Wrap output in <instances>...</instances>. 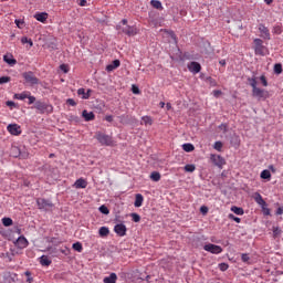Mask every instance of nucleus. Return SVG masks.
I'll return each instance as SVG.
<instances>
[{"instance_id": "obj_47", "label": "nucleus", "mask_w": 283, "mask_h": 283, "mask_svg": "<svg viewBox=\"0 0 283 283\" xmlns=\"http://www.w3.org/2000/svg\"><path fill=\"white\" fill-rule=\"evenodd\" d=\"M214 149L217 151H222V142H216L214 143Z\"/></svg>"}, {"instance_id": "obj_33", "label": "nucleus", "mask_w": 283, "mask_h": 283, "mask_svg": "<svg viewBox=\"0 0 283 283\" xmlns=\"http://www.w3.org/2000/svg\"><path fill=\"white\" fill-rule=\"evenodd\" d=\"M261 178L263 179V180H271V170H263L262 172H261Z\"/></svg>"}, {"instance_id": "obj_8", "label": "nucleus", "mask_w": 283, "mask_h": 283, "mask_svg": "<svg viewBox=\"0 0 283 283\" xmlns=\"http://www.w3.org/2000/svg\"><path fill=\"white\" fill-rule=\"evenodd\" d=\"M208 253H213L214 255H220L222 253V247L213 244V243H208L203 247Z\"/></svg>"}, {"instance_id": "obj_24", "label": "nucleus", "mask_w": 283, "mask_h": 283, "mask_svg": "<svg viewBox=\"0 0 283 283\" xmlns=\"http://www.w3.org/2000/svg\"><path fill=\"white\" fill-rule=\"evenodd\" d=\"M145 200V198H143V195L137 193L135 197V202L134 206L135 207H143V201Z\"/></svg>"}, {"instance_id": "obj_48", "label": "nucleus", "mask_w": 283, "mask_h": 283, "mask_svg": "<svg viewBox=\"0 0 283 283\" xmlns=\"http://www.w3.org/2000/svg\"><path fill=\"white\" fill-rule=\"evenodd\" d=\"M261 208L265 216H271V209L266 208V206H261Z\"/></svg>"}, {"instance_id": "obj_42", "label": "nucleus", "mask_w": 283, "mask_h": 283, "mask_svg": "<svg viewBox=\"0 0 283 283\" xmlns=\"http://www.w3.org/2000/svg\"><path fill=\"white\" fill-rule=\"evenodd\" d=\"M260 81H261L263 87H269V82L266 81V76L261 75Z\"/></svg>"}, {"instance_id": "obj_19", "label": "nucleus", "mask_w": 283, "mask_h": 283, "mask_svg": "<svg viewBox=\"0 0 283 283\" xmlns=\"http://www.w3.org/2000/svg\"><path fill=\"white\" fill-rule=\"evenodd\" d=\"M118 281V275L116 273H111L109 276H105L103 279L104 283H116Z\"/></svg>"}, {"instance_id": "obj_11", "label": "nucleus", "mask_w": 283, "mask_h": 283, "mask_svg": "<svg viewBox=\"0 0 283 283\" xmlns=\"http://www.w3.org/2000/svg\"><path fill=\"white\" fill-rule=\"evenodd\" d=\"M187 67L192 74H199L202 70V66L198 62H190L187 64Z\"/></svg>"}, {"instance_id": "obj_31", "label": "nucleus", "mask_w": 283, "mask_h": 283, "mask_svg": "<svg viewBox=\"0 0 283 283\" xmlns=\"http://www.w3.org/2000/svg\"><path fill=\"white\" fill-rule=\"evenodd\" d=\"M72 249H74V251H77V253H83V244L81 242L73 243Z\"/></svg>"}, {"instance_id": "obj_50", "label": "nucleus", "mask_w": 283, "mask_h": 283, "mask_svg": "<svg viewBox=\"0 0 283 283\" xmlns=\"http://www.w3.org/2000/svg\"><path fill=\"white\" fill-rule=\"evenodd\" d=\"M273 32L274 34H282V27L280 25L274 27Z\"/></svg>"}, {"instance_id": "obj_44", "label": "nucleus", "mask_w": 283, "mask_h": 283, "mask_svg": "<svg viewBox=\"0 0 283 283\" xmlns=\"http://www.w3.org/2000/svg\"><path fill=\"white\" fill-rule=\"evenodd\" d=\"M130 218H133L134 222H140V214L138 213H132Z\"/></svg>"}, {"instance_id": "obj_29", "label": "nucleus", "mask_w": 283, "mask_h": 283, "mask_svg": "<svg viewBox=\"0 0 283 283\" xmlns=\"http://www.w3.org/2000/svg\"><path fill=\"white\" fill-rule=\"evenodd\" d=\"M182 149H184V151H187L189 154V153L193 151L196 149V147L193 146V144L187 143V144L182 145Z\"/></svg>"}, {"instance_id": "obj_51", "label": "nucleus", "mask_w": 283, "mask_h": 283, "mask_svg": "<svg viewBox=\"0 0 283 283\" xmlns=\"http://www.w3.org/2000/svg\"><path fill=\"white\" fill-rule=\"evenodd\" d=\"M219 269H220V271H227L229 269V264L221 263V264H219Z\"/></svg>"}, {"instance_id": "obj_64", "label": "nucleus", "mask_w": 283, "mask_h": 283, "mask_svg": "<svg viewBox=\"0 0 283 283\" xmlns=\"http://www.w3.org/2000/svg\"><path fill=\"white\" fill-rule=\"evenodd\" d=\"M106 120L107 123H112V120H114V117L112 115L106 116Z\"/></svg>"}, {"instance_id": "obj_18", "label": "nucleus", "mask_w": 283, "mask_h": 283, "mask_svg": "<svg viewBox=\"0 0 283 283\" xmlns=\"http://www.w3.org/2000/svg\"><path fill=\"white\" fill-rule=\"evenodd\" d=\"M253 198L256 205H259L260 207H266V201H264V198H262V195H260V192H255Z\"/></svg>"}, {"instance_id": "obj_57", "label": "nucleus", "mask_w": 283, "mask_h": 283, "mask_svg": "<svg viewBox=\"0 0 283 283\" xmlns=\"http://www.w3.org/2000/svg\"><path fill=\"white\" fill-rule=\"evenodd\" d=\"M200 211H201V213H209V208H207L206 206H202L201 208H200Z\"/></svg>"}, {"instance_id": "obj_22", "label": "nucleus", "mask_w": 283, "mask_h": 283, "mask_svg": "<svg viewBox=\"0 0 283 283\" xmlns=\"http://www.w3.org/2000/svg\"><path fill=\"white\" fill-rule=\"evenodd\" d=\"M82 116L86 122L94 120L95 118L94 112L83 111Z\"/></svg>"}, {"instance_id": "obj_5", "label": "nucleus", "mask_w": 283, "mask_h": 283, "mask_svg": "<svg viewBox=\"0 0 283 283\" xmlns=\"http://www.w3.org/2000/svg\"><path fill=\"white\" fill-rule=\"evenodd\" d=\"M22 77L24 78L25 83H29V85H39L40 83L39 78L32 71L24 72Z\"/></svg>"}, {"instance_id": "obj_13", "label": "nucleus", "mask_w": 283, "mask_h": 283, "mask_svg": "<svg viewBox=\"0 0 283 283\" xmlns=\"http://www.w3.org/2000/svg\"><path fill=\"white\" fill-rule=\"evenodd\" d=\"M122 32L127 36H136V34H138V29L136 27L126 25L122 29Z\"/></svg>"}, {"instance_id": "obj_17", "label": "nucleus", "mask_w": 283, "mask_h": 283, "mask_svg": "<svg viewBox=\"0 0 283 283\" xmlns=\"http://www.w3.org/2000/svg\"><path fill=\"white\" fill-rule=\"evenodd\" d=\"M75 189H86L87 188V180L80 178L74 182Z\"/></svg>"}, {"instance_id": "obj_27", "label": "nucleus", "mask_w": 283, "mask_h": 283, "mask_svg": "<svg viewBox=\"0 0 283 283\" xmlns=\"http://www.w3.org/2000/svg\"><path fill=\"white\" fill-rule=\"evenodd\" d=\"M161 176H160V172L158 171H153L150 174V180H153V182H159Z\"/></svg>"}, {"instance_id": "obj_54", "label": "nucleus", "mask_w": 283, "mask_h": 283, "mask_svg": "<svg viewBox=\"0 0 283 283\" xmlns=\"http://www.w3.org/2000/svg\"><path fill=\"white\" fill-rule=\"evenodd\" d=\"M6 105H7V107H17V104L12 101H7Z\"/></svg>"}, {"instance_id": "obj_3", "label": "nucleus", "mask_w": 283, "mask_h": 283, "mask_svg": "<svg viewBox=\"0 0 283 283\" xmlns=\"http://www.w3.org/2000/svg\"><path fill=\"white\" fill-rule=\"evenodd\" d=\"M19 275L14 272H2L0 274V283H17Z\"/></svg>"}, {"instance_id": "obj_34", "label": "nucleus", "mask_w": 283, "mask_h": 283, "mask_svg": "<svg viewBox=\"0 0 283 283\" xmlns=\"http://www.w3.org/2000/svg\"><path fill=\"white\" fill-rule=\"evenodd\" d=\"M142 120H143L144 125H154V119H151L150 116H143Z\"/></svg>"}, {"instance_id": "obj_37", "label": "nucleus", "mask_w": 283, "mask_h": 283, "mask_svg": "<svg viewBox=\"0 0 283 283\" xmlns=\"http://www.w3.org/2000/svg\"><path fill=\"white\" fill-rule=\"evenodd\" d=\"M77 94H78V96H83V98H85V99L90 98V94L85 93V88H80L77 91Z\"/></svg>"}, {"instance_id": "obj_2", "label": "nucleus", "mask_w": 283, "mask_h": 283, "mask_svg": "<svg viewBox=\"0 0 283 283\" xmlns=\"http://www.w3.org/2000/svg\"><path fill=\"white\" fill-rule=\"evenodd\" d=\"M34 108L38 109L39 114H52L54 108L50 104H45L41 101H36L34 104Z\"/></svg>"}, {"instance_id": "obj_45", "label": "nucleus", "mask_w": 283, "mask_h": 283, "mask_svg": "<svg viewBox=\"0 0 283 283\" xmlns=\"http://www.w3.org/2000/svg\"><path fill=\"white\" fill-rule=\"evenodd\" d=\"M6 83H10V76L0 77V85H3Z\"/></svg>"}, {"instance_id": "obj_40", "label": "nucleus", "mask_w": 283, "mask_h": 283, "mask_svg": "<svg viewBox=\"0 0 283 283\" xmlns=\"http://www.w3.org/2000/svg\"><path fill=\"white\" fill-rule=\"evenodd\" d=\"M2 224L4 227H12V220L10 218H3L2 219Z\"/></svg>"}, {"instance_id": "obj_43", "label": "nucleus", "mask_w": 283, "mask_h": 283, "mask_svg": "<svg viewBox=\"0 0 283 283\" xmlns=\"http://www.w3.org/2000/svg\"><path fill=\"white\" fill-rule=\"evenodd\" d=\"M29 99V105H32L36 102V97L32 96V94L29 92V96H27Z\"/></svg>"}, {"instance_id": "obj_30", "label": "nucleus", "mask_w": 283, "mask_h": 283, "mask_svg": "<svg viewBox=\"0 0 283 283\" xmlns=\"http://www.w3.org/2000/svg\"><path fill=\"white\" fill-rule=\"evenodd\" d=\"M150 6L155 8L156 10H163V2L158 0H151Z\"/></svg>"}, {"instance_id": "obj_39", "label": "nucleus", "mask_w": 283, "mask_h": 283, "mask_svg": "<svg viewBox=\"0 0 283 283\" xmlns=\"http://www.w3.org/2000/svg\"><path fill=\"white\" fill-rule=\"evenodd\" d=\"M24 275L27 276V282L28 283H33L34 282V279L32 277V272L27 271V272H24Z\"/></svg>"}, {"instance_id": "obj_55", "label": "nucleus", "mask_w": 283, "mask_h": 283, "mask_svg": "<svg viewBox=\"0 0 283 283\" xmlns=\"http://www.w3.org/2000/svg\"><path fill=\"white\" fill-rule=\"evenodd\" d=\"M241 260H242V262H249V260H250L249 254H242Z\"/></svg>"}, {"instance_id": "obj_26", "label": "nucleus", "mask_w": 283, "mask_h": 283, "mask_svg": "<svg viewBox=\"0 0 283 283\" xmlns=\"http://www.w3.org/2000/svg\"><path fill=\"white\" fill-rule=\"evenodd\" d=\"M231 211L235 213V216H244V209L233 206L231 207Z\"/></svg>"}, {"instance_id": "obj_14", "label": "nucleus", "mask_w": 283, "mask_h": 283, "mask_svg": "<svg viewBox=\"0 0 283 283\" xmlns=\"http://www.w3.org/2000/svg\"><path fill=\"white\" fill-rule=\"evenodd\" d=\"M259 32L261 33L262 39L271 41V32L269 31V28H266V25L259 24Z\"/></svg>"}, {"instance_id": "obj_62", "label": "nucleus", "mask_w": 283, "mask_h": 283, "mask_svg": "<svg viewBox=\"0 0 283 283\" xmlns=\"http://www.w3.org/2000/svg\"><path fill=\"white\" fill-rule=\"evenodd\" d=\"M80 6L83 8L87 6V0H80Z\"/></svg>"}, {"instance_id": "obj_12", "label": "nucleus", "mask_w": 283, "mask_h": 283, "mask_svg": "<svg viewBox=\"0 0 283 283\" xmlns=\"http://www.w3.org/2000/svg\"><path fill=\"white\" fill-rule=\"evenodd\" d=\"M114 231L119 238H124V235H127V227L123 223H118L115 226Z\"/></svg>"}, {"instance_id": "obj_36", "label": "nucleus", "mask_w": 283, "mask_h": 283, "mask_svg": "<svg viewBox=\"0 0 283 283\" xmlns=\"http://www.w3.org/2000/svg\"><path fill=\"white\" fill-rule=\"evenodd\" d=\"M229 220H233L234 222H237L238 224H240L242 222V219H240L239 217H235L233 213H230L228 216Z\"/></svg>"}, {"instance_id": "obj_23", "label": "nucleus", "mask_w": 283, "mask_h": 283, "mask_svg": "<svg viewBox=\"0 0 283 283\" xmlns=\"http://www.w3.org/2000/svg\"><path fill=\"white\" fill-rule=\"evenodd\" d=\"M40 264L42 266H50V264H52V260H50V258L48 255H42L40 258Z\"/></svg>"}, {"instance_id": "obj_4", "label": "nucleus", "mask_w": 283, "mask_h": 283, "mask_svg": "<svg viewBox=\"0 0 283 283\" xmlns=\"http://www.w3.org/2000/svg\"><path fill=\"white\" fill-rule=\"evenodd\" d=\"M210 160L214 167H218V169H223L227 165V160L220 155L211 154Z\"/></svg>"}, {"instance_id": "obj_7", "label": "nucleus", "mask_w": 283, "mask_h": 283, "mask_svg": "<svg viewBox=\"0 0 283 283\" xmlns=\"http://www.w3.org/2000/svg\"><path fill=\"white\" fill-rule=\"evenodd\" d=\"M38 209H43L44 211H50L52 207H54V203L52 201L46 200L44 198L36 199Z\"/></svg>"}, {"instance_id": "obj_52", "label": "nucleus", "mask_w": 283, "mask_h": 283, "mask_svg": "<svg viewBox=\"0 0 283 283\" xmlns=\"http://www.w3.org/2000/svg\"><path fill=\"white\" fill-rule=\"evenodd\" d=\"M66 104L71 105V107H76V102L72 98L66 99Z\"/></svg>"}, {"instance_id": "obj_60", "label": "nucleus", "mask_w": 283, "mask_h": 283, "mask_svg": "<svg viewBox=\"0 0 283 283\" xmlns=\"http://www.w3.org/2000/svg\"><path fill=\"white\" fill-rule=\"evenodd\" d=\"M282 214H283V208L280 207V208H277V210H276V216H282Z\"/></svg>"}, {"instance_id": "obj_28", "label": "nucleus", "mask_w": 283, "mask_h": 283, "mask_svg": "<svg viewBox=\"0 0 283 283\" xmlns=\"http://www.w3.org/2000/svg\"><path fill=\"white\" fill-rule=\"evenodd\" d=\"M98 233H99L101 238H105V237L109 235V228L102 227V228H99Z\"/></svg>"}, {"instance_id": "obj_56", "label": "nucleus", "mask_w": 283, "mask_h": 283, "mask_svg": "<svg viewBox=\"0 0 283 283\" xmlns=\"http://www.w3.org/2000/svg\"><path fill=\"white\" fill-rule=\"evenodd\" d=\"M219 129H221V132H223V134H227V124H221L219 126Z\"/></svg>"}, {"instance_id": "obj_63", "label": "nucleus", "mask_w": 283, "mask_h": 283, "mask_svg": "<svg viewBox=\"0 0 283 283\" xmlns=\"http://www.w3.org/2000/svg\"><path fill=\"white\" fill-rule=\"evenodd\" d=\"M270 171H272V174H275L276 169L274 165H270L269 166Z\"/></svg>"}, {"instance_id": "obj_1", "label": "nucleus", "mask_w": 283, "mask_h": 283, "mask_svg": "<svg viewBox=\"0 0 283 283\" xmlns=\"http://www.w3.org/2000/svg\"><path fill=\"white\" fill-rule=\"evenodd\" d=\"M94 138L105 147H114V145H116L112 136L106 135L105 133L97 132L95 133Z\"/></svg>"}, {"instance_id": "obj_38", "label": "nucleus", "mask_w": 283, "mask_h": 283, "mask_svg": "<svg viewBox=\"0 0 283 283\" xmlns=\"http://www.w3.org/2000/svg\"><path fill=\"white\" fill-rule=\"evenodd\" d=\"M249 83H250V86L252 87V90H256L258 81L255 80V77L249 78Z\"/></svg>"}, {"instance_id": "obj_25", "label": "nucleus", "mask_w": 283, "mask_h": 283, "mask_svg": "<svg viewBox=\"0 0 283 283\" xmlns=\"http://www.w3.org/2000/svg\"><path fill=\"white\" fill-rule=\"evenodd\" d=\"M4 63H8V65H17V61L12 59V55H3Z\"/></svg>"}, {"instance_id": "obj_20", "label": "nucleus", "mask_w": 283, "mask_h": 283, "mask_svg": "<svg viewBox=\"0 0 283 283\" xmlns=\"http://www.w3.org/2000/svg\"><path fill=\"white\" fill-rule=\"evenodd\" d=\"M117 67H120V60H115L112 62V64H108L106 66V71L114 72V70H117Z\"/></svg>"}, {"instance_id": "obj_61", "label": "nucleus", "mask_w": 283, "mask_h": 283, "mask_svg": "<svg viewBox=\"0 0 283 283\" xmlns=\"http://www.w3.org/2000/svg\"><path fill=\"white\" fill-rule=\"evenodd\" d=\"M274 235H280V228H273Z\"/></svg>"}, {"instance_id": "obj_16", "label": "nucleus", "mask_w": 283, "mask_h": 283, "mask_svg": "<svg viewBox=\"0 0 283 283\" xmlns=\"http://www.w3.org/2000/svg\"><path fill=\"white\" fill-rule=\"evenodd\" d=\"M34 19L40 23H45L48 21V12H38L34 14Z\"/></svg>"}, {"instance_id": "obj_32", "label": "nucleus", "mask_w": 283, "mask_h": 283, "mask_svg": "<svg viewBox=\"0 0 283 283\" xmlns=\"http://www.w3.org/2000/svg\"><path fill=\"white\" fill-rule=\"evenodd\" d=\"M185 171H187L188 174H193V171H196V165L193 164H188L184 167Z\"/></svg>"}, {"instance_id": "obj_41", "label": "nucleus", "mask_w": 283, "mask_h": 283, "mask_svg": "<svg viewBox=\"0 0 283 283\" xmlns=\"http://www.w3.org/2000/svg\"><path fill=\"white\" fill-rule=\"evenodd\" d=\"M275 74H282V64L277 63L274 65Z\"/></svg>"}, {"instance_id": "obj_35", "label": "nucleus", "mask_w": 283, "mask_h": 283, "mask_svg": "<svg viewBox=\"0 0 283 283\" xmlns=\"http://www.w3.org/2000/svg\"><path fill=\"white\" fill-rule=\"evenodd\" d=\"M99 212L103 213L104 216H109V208H107V206L103 205L99 207Z\"/></svg>"}, {"instance_id": "obj_21", "label": "nucleus", "mask_w": 283, "mask_h": 283, "mask_svg": "<svg viewBox=\"0 0 283 283\" xmlns=\"http://www.w3.org/2000/svg\"><path fill=\"white\" fill-rule=\"evenodd\" d=\"M29 94H30V92H28V91H24L22 93H15L13 95V98H15L17 101H25V98H28Z\"/></svg>"}, {"instance_id": "obj_15", "label": "nucleus", "mask_w": 283, "mask_h": 283, "mask_svg": "<svg viewBox=\"0 0 283 283\" xmlns=\"http://www.w3.org/2000/svg\"><path fill=\"white\" fill-rule=\"evenodd\" d=\"M28 239H25V237H20L17 242H15V247H18V249H25L28 248Z\"/></svg>"}, {"instance_id": "obj_46", "label": "nucleus", "mask_w": 283, "mask_h": 283, "mask_svg": "<svg viewBox=\"0 0 283 283\" xmlns=\"http://www.w3.org/2000/svg\"><path fill=\"white\" fill-rule=\"evenodd\" d=\"M60 70L64 72V74H67V72H70V67L67 66V64H61Z\"/></svg>"}, {"instance_id": "obj_53", "label": "nucleus", "mask_w": 283, "mask_h": 283, "mask_svg": "<svg viewBox=\"0 0 283 283\" xmlns=\"http://www.w3.org/2000/svg\"><path fill=\"white\" fill-rule=\"evenodd\" d=\"M132 92H133V94H140V88H138V86H136V85H133Z\"/></svg>"}, {"instance_id": "obj_10", "label": "nucleus", "mask_w": 283, "mask_h": 283, "mask_svg": "<svg viewBox=\"0 0 283 283\" xmlns=\"http://www.w3.org/2000/svg\"><path fill=\"white\" fill-rule=\"evenodd\" d=\"M7 129L12 136H21V126L19 124H10Z\"/></svg>"}, {"instance_id": "obj_6", "label": "nucleus", "mask_w": 283, "mask_h": 283, "mask_svg": "<svg viewBox=\"0 0 283 283\" xmlns=\"http://www.w3.org/2000/svg\"><path fill=\"white\" fill-rule=\"evenodd\" d=\"M264 50H266L264 41L262 39H254V54L264 56Z\"/></svg>"}, {"instance_id": "obj_58", "label": "nucleus", "mask_w": 283, "mask_h": 283, "mask_svg": "<svg viewBox=\"0 0 283 283\" xmlns=\"http://www.w3.org/2000/svg\"><path fill=\"white\" fill-rule=\"evenodd\" d=\"M29 41H30V39H28V36H23V38L21 39V43H22L23 45H25V43H29Z\"/></svg>"}, {"instance_id": "obj_59", "label": "nucleus", "mask_w": 283, "mask_h": 283, "mask_svg": "<svg viewBox=\"0 0 283 283\" xmlns=\"http://www.w3.org/2000/svg\"><path fill=\"white\" fill-rule=\"evenodd\" d=\"M14 23L18 28H21V25H23V20H15Z\"/></svg>"}, {"instance_id": "obj_49", "label": "nucleus", "mask_w": 283, "mask_h": 283, "mask_svg": "<svg viewBox=\"0 0 283 283\" xmlns=\"http://www.w3.org/2000/svg\"><path fill=\"white\" fill-rule=\"evenodd\" d=\"M60 252L63 253V255H70V248L65 247V248H61Z\"/></svg>"}, {"instance_id": "obj_9", "label": "nucleus", "mask_w": 283, "mask_h": 283, "mask_svg": "<svg viewBox=\"0 0 283 283\" xmlns=\"http://www.w3.org/2000/svg\"><path fill=\"white\" fill-rule=\"evenodd\" d=\"M252 96H254L255 98H259V101L261 98H263V101H266V98L269 97V92L260 87H256L252 90Z\"/></svg>"}]
</instances>
